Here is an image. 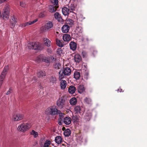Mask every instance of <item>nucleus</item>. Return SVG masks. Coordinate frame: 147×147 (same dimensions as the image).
Returning a JSON list of instances; mask_svg holds the SVG:
<instances>
[{"mask_svg": "<svg viewBox=\"0 0 147 147\" xmlns=\"http://www.w3.org/2000/svg\"><path fill=\"white\" fill-rule=\"evenodd\" d=\"M60 112V111L58 110L55 106L53 105L47 108L45 110V113L47 115H55Z\"/></svg>", "mask_w": 147, "mask_h": 147, "instance_id": "f257e3e1", "label": "nucleus"}, {"mask_svg": "<svg viewBox=\"0 0 147 147\" xmlns=\"http://www.w3.org/2000/svg\"><path fill=\"white\" fill-rule=\"evenodd\" d=\"M50 59H52L53 61L55 60V59L53 57L51 56L50 57H46L43 55H40L36 58L35 61L36 63H39L42 61L45 63H50Z\"/></svg>", "mask_w": 147, "mask_h": 147, "instance_id": "f03ea898", "label": "nucleus"}, {"mask_svg": "<svg viewBox=\"0 0 147 147\" xmlns=\"http://www.w3.org/2000/svg\"><path fill=\"white\" fill-rule=\"evenodd\" d=\"M31 126V125L30 123H23L18 125L17 129L20 131L24 132L29 129Z\"/></svg>", "mask_w": 147, "mask_h": 147, "instance_id": "7ed1b4c3", "label": "nucleus"}, {"mask_svg": "<svg viewBox=\"0 0 147 147\" xmlns=\"http://www.w3.org/2000/svg\"><path fill=\"white\" fill-rule=\"evenodd\" d=\"M71 73V70L69 67L65 68L63 70L59 72V78L61 80L65 76H69Z\"/></svg>", "mask_w": 147, "mask_h": 147, "instance_id": "20e7f679", "label": "nucleus"}, {"mask_svg": "<svg viewBox=\"0 0 147 147\" xmlns=\"http://www.w3.org/2000/svg\"><path fill=\"white\" fill-rule=\"evenodd\" d=\"M9 6L6 5H5L2 12V17L4 19H8L9 17Z\"/></svg>", "mask_w": 147, "mask_h": 147, "instance_id": "39448f33", "label": "nucleus"}, {"mask_svg": "<svg viewBox=\"0 0 147 147\" xmlns=\"http://www.w3.org/2000/svg\"><path fill=\"white\" fill-rule=\"evenodd\" d=\"M57 106L60 109L65 107L67 105V102L63 97L59 98L57 101Z\"/></svg>", "mask_w": 147, "mask_h": 147, "instance_id": "423d86ee", "label": "nucleus"}, {"mask_svg": "<svg viewBox=\"0 0 147 147\" xmlns=\"http://www.w3.org/2000/svg\"><path fill=\"white\" fill-rule=\"evenodd\" d=\"M53 26L52 22L50 21H49L47 23L45 26L41 28V30L42 32L48 31Z\"/></svg>", "mask_w": 147, "mask_h": 147, "instance_id": "0eeeda50", "label": "nucleus"}, {"mask_svg": "<svg viewBox=\"0 0 147 147\" xmlns=\"http://www.w3.org/2000/svg\"><path fill=\"white\" fill-rule=\"evenodd\" d=\"M24 117V115L20 113L17 114L13 117V120L14 121H19L22 119Z\"/></svg>", "mask_w": 147, "mask_h": 147, "instance_id": "6e6552de", "label": "nucleus"}, {"mask_svg": "<svg viewBox=\"0 0 147 147\" xmlns=\"http://www.w3.org/2000/svg\"><path fill=\"white\" fill-rule=\"evenodd\" d=\"M69 9L70 10V12L76 14V13L74 12V11H76V5L74 4H71L70 6H69Z\"/></svg>", "mask_w": 147, "mask_h": 147, "instance_id": "1a4fd4ad", "label": "nucleus"}, {"mask_svg": "<svg viewBox=\"0 0 147 147\" xmlns=\"http://www.w3.org/2000/svg\"><path fill=\"white\" fill-rule=\"evenodd\" d=\"M17 22L16 18L14 17H11L10 20V25L11 28L14 27Z\"/></svg>", "mask_w": 147, "mask_h": 147, "instance_id": "9d476101", "label": "nucleus"}, {"mask_svg": "<svg viewBox=\"0 0 147 147\" xmlns=\"http://www.w3.org/2000/svg\"><path fill=\"white\" fill-rule=\"evenodd\" d=\"M38 20L37 19H36L33 21H30L26 23L22 24L21 25L22 26V27H26L27 26H28L31 25H32L37 21Z\"/></svg>", "mask_w": 147, "mask_h": 147, "instance_id": "9b49d317", "label": "nucleus"}, {"mask_svg": "<svg viewBox=\"0 0 147 147\" xmlns=\"http://www.w3.org/2000/svg\"><path fill=\"white\" fill-rule=\"evenodd\" d=\"M67 83L66 81L64 80H62L60 82V86L61 89L64 90L66 87Z\"/></svg>", "mask_w": 147, "mask_h": 147, "instance_id": "f8f14e48", "label": "nucleus"}, {"mask_svg": "<svg viewBox=\"0 0 147 147\" xmlns=\"http://www.w3.org/2000/svg\"><path fill=\"white\" fill-rule=\"evenodd\" d=\"M69 46L71 50L73 51H75L77 48L76 43L74 42L71 41L69 43Z\"/></svg>", "mask_w": 147, "mask_h": 147, "instance_id": "ddd939ff", "label": "nucleus"}, {"mask_svg": "<svg viewBox=\"0 0 147 147\" xmlns=\"http://www.w3.org/2000/svg\"><path fill=\"white\" fill-rule=\"evenodd\" d=\"M62 11L63 14L64 16L67 15L69 13H70L69 9L66 7H63L62 9Z\"/></svg>", "mask_w": 147, "mask_h": 147, "instance_id": "4468645a", "label": "nucleus"}, {"mask_svg": "<svg viewBox=\"0 0 147 147\" xmlns=\"http://www.w3.org/2000/svg\"><path fill=\"white\" fill-rule=\"evenodd\" d=\"M77 89L78 92L81 94L84 91L85 88L83 85H80L78 86Z\"/></svg>", "mask_w": 147, "mask_h": 147, "instance_id": "2eb2a0df", "label": "nucleus"}, {"mask_svg": "<svg viewBox=\"0 0 147 147\" xmlns=\"http://www.w3.org/2000/svg\"><path fill=\"white\" fill-rule=\"evenodd\" d=\"M62 31L64 33L68 32L69 30V27L67 25H64L62 28Z\"/></svg>", "mask_w": 147, "mask_h": 147, "instance_id": "dca6fc26", "label": "nucleus"}, {"mask_svg": "<svg viewBox=\"0 0 147 147\" xmlns=\"http://www.w3.org/2000/svg\"><path fill=\"white\" fill-rule=\"evenodd\" d=\"M71 119L69 117H65L63 119V122L65 124L67 125L70 124L71 123Z\"/></svg>", "mask_w": 147, "mask_h": 147, "instance_id": "f3484780", "label": "nucleus"}, {"mask_svg": "<svg viewBox=\"0 0 147 147\" xmlns=\"http://www.w3.org/2000/svg\"><path fill=\"white\" fill-rule=\"evenodd\" d=\"M92 116L91 113L89 111H88L86 113L85 115L84 118V119L87 121H89Z\"/></svg>", "mask_w": 147, "mask_h": 147, "instance_id": "a211bd4d", "label": "nucleus"}, {"mask_svg": "<svg viewBox=\"0 0 147 147\" xmlns=\"http://www.w3.org/2000/svg\"><path fill=\"white\" fill-rule=\"evenodd\" d=\"M33 43L34 44L33 45V49L34 50H40V48L41 44L38 42H33Z\"/></svg>", "mask_w": 147, "mask_h": 147, "instance_id": "6ab92c4d", "label": "nucleus"}, {"mask_svg": "<svg viewBox=\"0 0 147 147\" xmlns=\"http://www.w3.org/2000/svg\"><path fill=\"white\" fill-rule=\"evenodd\" d=\"M74 60L75 62L78 63L81 61V57L78 54H76L74 56Z\"/></svg>", "mask_w": 147, "mask_h": 147, "instance_id": "aec40b11", "label": "nucleus"}, {"mask_svg": "<svg viewBox=\"0 0 147 147\" xmlns=\"http://www.w3.org/2000/svg\"><path fill=\"white\" fill-rule=\"evenodd\" d=\"M63 40L65 41H68L70 40L71 37L69 35L67 34H64L63 36Z\"/></svg>", "mask_w": 147, "mask_h": 147, "instance_id": "412c9836", "label": "nucleus"}, {"mask_svg": "<svg viewBox=\"0 0 147 147\" xmlns=\"http://www.w3.org/2000/svg\"><path fill=\"white\" fill-rule=\"evenodd\" d=\"M76 90V88L74 86H71L69 88L68 92L70 94H73L75 92Z\"/></svg>", "mask_w": 147, "mask_h": 147, "instance_id": "4be33fe9", "label": "nucleus"}, {"mask_svg": "<svg viewBox=\"0 0 147 147\" xmlns=\"http://www.w3.org/2000/svg\"><path fill=\"white\" fill-rule=\"evenodd\" d=\"M45 45L48 47H50L51 45L50 40L47 38H45L43 39Z\"/></svg>", "mask_w": 147, "mask_h": 147, "instance_id": "5701e85b", "label": "nucleus"}, {"mask_svg": "<svg viewBox=\"0 0 147 147\" xmlns=\"http://www.w3.org/2000/svg\"><path fill=\"white\" fill-rule=\"evenodd\" d=\"M37 75L40 78L45 76H46L45 71H39L37 72Z\"/></svg>", "mask_w": 147, "mask_h": 147, "instance_id": "b1692460", "label": "nucleus"}, {"mask_svg": "<svg viewBox=\"0 0 147 147\" xmlns=\"http://www.w3.org/2000/svg\"><path fill=\"white\" fill-rule=\"evenodd\" d=\"M69 102L71 105H74L77 103V99L75 97L72 98L70 99Z\"/></svg>", "mask_w": 147, "mask_h": 147, "instance_id": "393cba45", "label": "nucleus"}, {"mask_svg": "<svg viewBox=\"0 0 147 147\" xmlns=\"http://www.w3.org/2000/svg\"><path fill=\"white\" fill-rule=\"evenodd\" d=\"M54 16L56 19L59 21H61L62 20V18L61 17L60 14L58 12H56L54 14Z\"/></svg>", "mask_w": 147, "mask_h": 147, "instance_id": "a878e982", "label": "nucleus"}, {"mask_svg": "<svg viewBox=\"0 0 147 147\" xmlns=\"http://www.w3.org/2000/svg\"><path fill=\"white\" fill-rule=\"evenodd\" d=\"M56 7H54L53 5H50L49 8V12L51 13L55 12L56 11Z\"/></svg>", "mask_w": 147, "mask_h": 147, "instance_id": "bb28decb", "label": "nucleus"}, {"mask_svg": "<svg viewBox=\"0 0 147 147\" xmlns=\"http://www.w3.org/2000/svg\"><path fill=\"white\" fill-rule=\"evenodd\" d=\"M62 140V138L60 136H57L55 139V142L58 144H60L61 143Z\"/></svg>", "mask_w": 147, "mask_h": 147, "instance_id": "cd10ccee", "label": "nucleus"}, {"mask_svg": "<svg viewBox=\"0 0 147 147\" xmlns=\"http://www.w3.org/2000/svg\"><path fill=\"white\" fill-rule=\"evenodd\" d=\"M49 81L52 84H55L56 81V78L55 77L51 76L50 78Z\"/></svg>", "mask_w": 147, "mask_h": 147, "instance_id": "c85d7f7f", "label": "nucleus"}, {"mask_svg": "<svg viewBox=\"0 0 147 147\" xmlns=\"http://www.w3.org/2000/svg\"><path fill=\"white\" fill-rule=\"evenodd\" d=\"M71 134L70 130L68 129H66L64 132V135L66 137L69 136Z\"/></svg>", "mask_w": 147, "mask_h": 147, "instance_id": "c756f323", "label": "nucleus"}, {"mask_svg": "<svg viewBox=\"0 0 147 147\" xmlns=\"http://www.w3.org/2000/svg\"><path fill=\"white\" fill-rule=\"evenodd\" d=\"M80 77V73L77 71L74 72V77L76 80H78Z\"/></svg>", "mask_w": 147, "mask_h": 147, "instance_id": "7c9ffc66", "label": "nucleus"}, {"mask_svg": "<svg viewBox=\"0 0 147 147\" xmlns=\"http://www.w3.org/2000/svg\"><path fill=\"white\" fill-rule=\"evenodd\" d=\"M51 144V141L49 140H47L45 141L43 147H49Z\"/></svg>", "mask_w": 147, "mask_h": 147, "instance_id": "2f4dec72", "label": "nucleus"}, {"mask_svg": "<svg viewBox=\"0 0 147 147\" xmlns=\"http://www.w3.org/2000/svg\"><path fill=\"white\" fill-rule=\"evenodd\" d=\"M81 110V108L80 106H78L75 107L74 108L75 111L76 113H80Z\"/></svg>", "mask_w": 147, "mask_h": 147, "instance_id": "473e14b6", "label": "nucleus"}, {"mask_svg": "<svg viewBox=\"0 0 147 147\" xmlns=\"http://www.w3.org/2000/svg\"><path fill=\"white\" fill-rule=\"evenodd\" d=\"M8 69V66H7L5 67L4 68V69L3 71L1 74H3V75L5 76L7 71V70Z\"/></svg>", "mask_w": 147, "mask_h": 147, "instance_id": "72a5a7b5", "label": "nucleus"}, {"mask_svg": "<svg viewBox=\"0 0 147 147\" xmlns=\"http://www.w3.org/2000/svg\"><path fill=\"white\" fill-rule=\"evenodd\" d=\"M30 134L33 136L34 137L36 138L38 136V133L34 130H32L30 132Z\"/></svg>", "mask_w": 147, "mask_h": 147, "instance_id": "f704fd0d", "label": "nucleus"}, {"mask_svg": "<svg viewBox=\"0 0 147 147\" xmlns=\"http://www.w3.org/2000/svg\"><path fill=\"white\" fill-rule=\"evenodd\" d=\"M56 42L57 45L59 47H63V44L61 42V41L58 39H56Z\"/></svg>", "mask_w": 147, "mask_h": 147, "instance_id": "c9c22d12", "label": "nucleus"}, {"mask_svg": "<svg viewBox=\"0 0 147 147\" xmlns=\"http://www.w3.org/2000/svg\"><path fill=\"white\" fill-rule=\"evenodd\" d=\"M33 45H34V44L33 43V42H30L28 44L27 47L30 49H33L34 47H33Z\"/></svg>", "mask_w": 147, "mask_h": 147, "instance_id": "e433bc0d", "label": "nucleus"}, {"mask_svg": "<svg viewBox=\"0 0 147 147\" xmlns=\"http://www.w3.org/2000/svg\"><path fill=\"white\" fill-rule=\"evenodd\" d=\"M61 65L59 63H56L54 65V67L56 69H59L61 67Z\"/></svg>", "mask_w": 147, "mask_h": 147, "instance_id": "4c0bfd02", "label": "nucleus"}, {"mask_svg": "<svg viewBox=\"0 0 147 147\" xmlns=\"http://www.w3.org/2000/svg\"><path fill=\"white\" fill-rule=\"evenodd\" d=\"M84 101L87 104H90L91 102V99L89 98H86L84 100Z\"/></svg>", "mask_w": 147, "mask_h": 147, "instance_id": "58836bf2", "label": "nucleus"}, {"mask_svg": "<svg viewBox=\"0 0 147 147\" xmlns=\"http://www.w3.org/2000/svg\"><path fill=\"white\" fill-rule=\"evenodd\" d=\"M20 5L22 7L24 8L26 7L27 5L26 3L23 1H21L20 3Z\"/></svg>", "mask_w": 147, "mask_h": 147, "instance_id": "ea45409f", "label": "nucleus"}, {"mask_svg": "<svg viewBox=\"0 0 147 147\" xmlns=\"http://www.w3.org/2000/svg\"><path fill=\"white\" fill-rule=\"evenodd\" d=\"M74 21L71 19H68L67 21V24L70 26H72L73 24Z\"/></svg>", "mask_w": 147, "mask_h": 147, "instance_id": "a19ab883", "label": "nucleus"}, {"mask_svg": "<svg viewBox=\"0 0 147 147\" xmlns=\"http://www.w3.org/2000/svg\"><path fill=\"white\" fill-rule=\"evenodd\" d=\"M76 30L80 33H82L83 31L82 28L81 27H78L77 28Z\"/></svg>", "mask_w": 147, "mask_h": 147, "instance_id": "79ce46f5", "label": "nucleus"}, {"mask_svg": "<svg viewBox=\"0 0 147 147\" xmlns=\"http://www.w3.org/2000/svg\"><path fill=\"white\" fill-rule=\"evenodd\" d=\"M62 52L63 50L61 48L58 49L57 51V54L59 55H61L62 53Z\"/></svg>", "mask_w": 147, "mask_h": 147, "instance_id": "37998d69", "label": "nucleus"}, {"mask_svg": "<svg viewBox=\"0 0 147 147\" xmlns=\"http://www.w3.org/2000/svg\"><path fill=\"white\" fill-rule=\"evenodd\" d=\"M88 73L87 72H86L85 74H84L83 76L84 78L86 80H87L88 78Z\"/></svg>", "mask_w": 147, "mask_h": 147, "instance_id": "c03bdc74", "label": "nucleus"}, {"mask_svg": "<svg viewBox=\"0 0 147 147\" xmlns=\"http://www.w3.org/2000/svg\"><path fill=\"white\" fill-rule=\"evenodd\" d=\"M51 3L54 5H57L58 4V0H50Z\"/></svg>", "mask_w": 147, "mask_h": 147, "instance_id": "a18cd8bd", "label": "nucleus"}, {"mask_svg": "<svg viewBox=\"0 0 147 147\" xmlns=\"http://www.w3.org/2000/svg\"><path fill=\"white\" fill-rule=\"evenodd\" d=\"M58 114H59V118L61 119L63 118V117H64L65 115V114L62 113L61 112V111H60V112L58 113Z\"/></svg>", "mask_w": 147, "mask_h": 147, "instance_id": "49530a36", "label": "nucleus"}, {"mask_svg": "<svg viewBox=\"0 0 147 147\" xmlns=\"http://www.w3.org/2000/svg\"><path fill=\"white\" fill-rule=\"evenodd\" d=\"M5 76L3 75V74H1L0 76V82H2L4 80Z\"/></svg>", "mask_w": 147, "mask_h": 147, "instance_id": "de8ad7c7", "label": "nucleus"}, {"mask_svg": "<svg viewBox=\"0 0 147 147\" xmlns=\"http://www.w3.org/2000/svg\"><path fill=\"white\" fill-rule=\"evenodd\" d=\"M82 136H78L77 138V140L78 141H81L82 142H83L82 140Z\"/></svg>", "mask_w": 147, "mask_h": 147, "instance_id": "09e8293b", "label": "nucleus"}, {"mask_svg": "<svg viewBox=\"0 0 147 147\" xmlns=\"http://www.w3.org/2000/svg\"><path fill=\"white\" fill-rule=\"evenodd\" d=\"M82 55L83 57H86L87 55V53L83 51L82 53Z\"/></svg>", "mask_w": 147, "mask_h": 147, "instance_id": "8fccbe9b", "label": "nucleus"}, {"mask_svg": "<svg viewBox=\"0 0 147 147\" xmlns=\"http://www.w3.org/2000/svg\"><path fill=\"white\" fill-rule=\"evenodd\" d=\"M12 92L11 89H9L6 93L7 95H8L10 94Z\"/></svg>", "mask_w": 147, "mask_h": 147, "instance_id": "3c124183", "label": "nucleus"}, {"mask_svg": "<svg viewBox=\"0 0 147 147\" xmlns=\"http://www.w3.org/2000/svg\"><path fill=\"white\" fill-rule=\"evenodd\" d=\"M44 16V15L42 13H40V14H39V17L40 18H42V17H43Z\"/></svg>", "mask_w": 147, "mask_h": 147, "instance_id": "603ef678", "label": "nucleus"}, {"mask_svg": "<svg viewBox=\"0 0 147 147\" xmlns=\"http://www.w3.org/2000/svg\"><path fill=\"white\" fill-rule=\"evenodd\" d=\"M8 0H0V4H1L5 1H6Z\"/></svg>", "mask_w": 147, "mask_h": 147, "instance_id": "864d4df0", "label": "nucleus"}, {"mask_svg": "<svg viewBox=\"0 0 147 147\" xmlns=\"http://www.w3.org/2000/svg\"><path fill=\"white\" fill-rule=\"evenodd\" d=\"M79 18H82V20H83L85 18H83V16L82 15H80Z\"/></svg>", "mask_w": 147, "mask_h": 147, "instance_id": "5fc2aeb1", "label": "nucleus"}, {"mask_svg": "<svg viewBox=\"0 0 147 147\" xmlns=\"http://www.w3.org/2000/svg\"><path fill=\"white\" fill-rule=\"evenodd\" d=\"M122 90L121 89H118L117 90V91H118V92L119 91V92H122Z\"/></svg>", "mask_w": 147, "mask_h": 147, "instance_id": "6e6d98bb", "label": "nucleus"}, {"mask_svg": "<svg viewBox=\"0 0 147 147\" xmlns=\"http://www.w3.org/2000/svg\"><path fill=\"white\" fill-rule=\"evenodd\" d=\"M48 51L50 53H51L52 52V51H51V50L50 49H48Z\"/></svg>", "mask_w": 147, "mask_h": 147, "instance_id": "4d7b16f0", "label": "nucleus"}, {"mask_svg": "<svg viewBox=\"0 0 147 147\" xmlns=\"http://www.w3.org/2000/svg\"><path fill=\"white\" fill-rule=\"evenodd\" d=\"M34 81H36V80H37L36 79V77H34Z\"/></svg>", "mask_w": 147, "mask_h": 147, "instance_id": "13d9d810", "label": "nucleus"}, {"mask_svg": "<svg viewBox=\"0 0 147 147\" xmlns=\"http://www.w3.org/2000/svg\"><path fill=\"white\" fill-rule=\"evenodd\" d=\"M1 11H0V18H1Z\"/></svg>", "mask_w": 147, "mask_h": 147, "instance_id": "bf43d9fd", "label": "nucleus"}]
</instances>
